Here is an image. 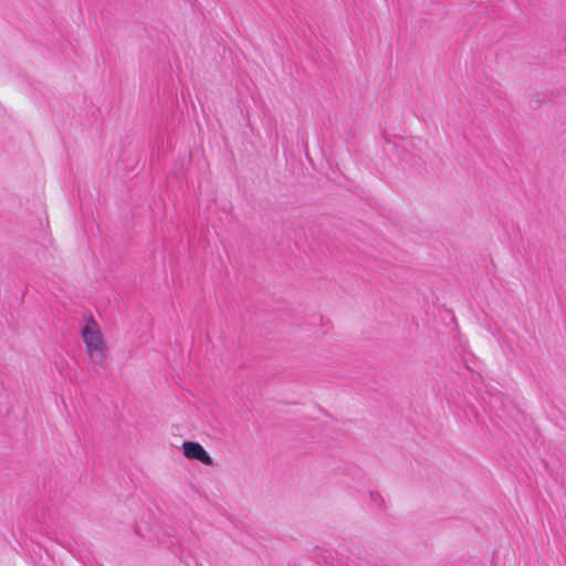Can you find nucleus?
<instances>
[{"label":"nucleus","mask_w":566,"mask_h":566,"mask_svg":"<svg viewBox=\"0 0 566 566\" xmlns=\"http://www.w3.org/2000/svg\"><path fill=\"white\" fill-rule=\"evenodd\" d=\"M82 337L91 360L98 366H104L107 359L106 348L102 333L92 317L82 329Z\"/></svg>","instance_id":"f257e3e1"},{"label":"nucleus","mask_w":566,"mask_h":566,"mask_svg":"<svg viewBox=\"0 0 566 566\" xmlns=\"http://www.w3.org/2000/svg\"><path fill=\"white\" fill-rule=\"evenodd\" d=\"M182 449L186 458L191 460H198L207 465L213 464L212 458L200 443L193 441H186L182 444Z\"/></svg>","instance_id":"f03ea898"}]
</instances>
